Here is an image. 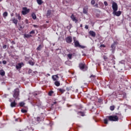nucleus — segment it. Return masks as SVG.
Instances as JSON below:
<instances>
[{
	"mask_svg": "<svg viewBox=\"0 0 131 131\" xmlns=\"http://www.w3.org/2000/svg\"><path fill=\"white\" fill-rule=\"evenodd\" d=\"M107 118H108L110 121H118V120H119L118 116L116 115L108 116L107 117Z\"/></svg>",
	"mask_w": 131,
	"mask_h": 131,
	"instance_id": "nucleus-1",
	"label": "nucleus"
},
{
	"mask_svg": "<svg viewBox=\"0 0 131 131\" xmlns=\"http://www.w3.org/2000/svg\"><path fill=\"white\" fill-rule=\"evenodd\" d=\"M20 93V91H19V89H16L13 91V97L15 98V99H18L19 100V94Z\"/></svg>",
	"mask_w": 131,
	"mask_h": 131,
	"instance_id": "nucleus-2",
	"label": "nucleus"
},
{
	"mask_svg": "<svg viewBox=\"0 0 131 131\" xmlns=\"http://www.w3.org/2000/svg\"><path fill=\"white\" fill-rule=\"evenodd\" d=\"M74 43L75 45V47L76 48L78 47V48H80L81 49H85V48H86V47L85 46L80 45V44L79 43V42L78 40H74Z\"/></svg>",
	"mask_w": 131,
	"mask_h": 131,
	"instance_id": "nucleus-3",
	"label": "nucleus"
},
{
	"mask_svg": "<svg viewBox=\"0 0 131 131\" xmlns=\"http://www.w3.org/2000/svg\"><path fill=\"white\" fill-rule=\"evenodd\" d=\"M29 12H30V9H27V7L23 8V11L21 12L23 15H27Z\"/></svg>",
	"mask_w": 131,
	"mask_h": 131,
	"instance_id": "nucleus-4",
	"label": "nucleus"
},
{
	"mask_svg": "<svg viewBox=\"0 0 131 131\" xmlns=\"http://www.w3.org/2000/svg\"><path fill=\"white\" fill-rule=\"evenodd\" d=\"M112 8L113 10V12H116L117 10H118V6L117 4L115 2H114L112 4Z\"/></svg>",
	"mask_w": 131,
	"mask_h": 131,
	"instance_id": "nucleus-5",
	"label": "nucleus"
},
{
	"mask_svg": "<svg viewBox=\"0 0 131 131\" xmlns=\"http://www.w3.org/2000/svg\"><path fill=\"white\" fill-rule=\"evenodd\" d=\"M67 43H71L72 42V37L69 36L66 38Z\"/></svg>",
	"mask_w": 131,
	"mask_h": 131,
	"instance_id": "nucleus-6",
	"label": "nucleus"
},
{
	"mask_svg": "<svg viewBox=\"0 0 131 131\" xmlns=\"http://www.w3.org/2000/svg\"><path fill=\"white\" fill-rule=\"evenodd\" d=\"M22 65L23 66L24 65L23 62L17 63V65L16 66V69H21L22 68Z\"/></svg>",
	"mask_w": 131,
	"mask_h": 131,
	"instance_id": "nucleus-7",
	"label": "nucleus"
},
{
	"mask_svg": "<svg viewBox=\"0 0 131 131\" xmlns=\"http://www.w3.org/2000/svg\"><path fill=\"white\" fill-rule=\"evenodd\" d=\"M71 18L72 20H73V21H74V22H75V23H77V22L78 21V20L77 19H76V17H75L74 14H72Z\"/></svg>",
	"mask_w": 131,
	"mask_h": 131,
	"instance_id": "nucleus-8",
	"label": "nucleus"
},
{
	"mask_svg": "<svg viewBox=\"0 0 131 131\" xmlns=\"http://www.w3.org/2000/svg\"><path fill=\"white\" fill-rule=\"evenodd\" d=\"M113 14L117 16V17H119L121 15V11H113Z\"/></svg>",
	"mask_w": 131,
	"mask_h": 131,
	"instance_id": "nucleus-9",
	"label": "nucleus"
},
{
	"mask_svg": "<svg viewBox=\"0 0 131 131\" xmlns=\"http://www.w3.org/2000/svg\"><path fill=\"white\" fill-rule=\"evenodd\" d=\"M89 33L92 37H96V32H94V31H90Z\"/></svg>",
	"mask_w": 131,
	"mask_h": 131,
	"instance_id": "nucleus-10",
	"label": "nucleus"
},
{
	"mask_svg": "<svg viewBox=\"0 0 131 131\" xmlns=\"http://www.w3.org/2000/svg\"><path fill=\"white\" fill-rule=\"evenodd\" d=\"M10 106L12 107V108L16 107V106H17V103H16V101L14 100L13 101L11 102Z\"/></svg>",
	"mask_w": 131,
	"mask_h": 131,
	"instance_id": "nucleus-11",
	"label": "nucleus"
},
{
	"mask_svg": "<svg viewBox=\"0 0 131 131\" xmlns=\"http://www.w3.org/2000/svg\"><path fill=\"white\" fill-rule=\"evenodd\" d=\"M51 14H52V10H48L47 14H46L47 17H50Z\"/></svg>",
	"mask_w": 131,
	"mask_h": 131,
	"instance_id": "nucleus-12",
	"label": "nucleus"
},
{
	"mask_svg": "<svg viewBox=\"0 0 131 131\" xmlns=\"http://www.w3.org/2000/svg\"><path fill=\"white\" fill-rule=\"evenodd\" d=\"M36 2L38 5H42L43 1L42 0H36Z\"/></svg>",
	"mask_w": 131,
	"mask_h": 131,
	"instance_id": "nucleus-13",
	"label": "nucleus"
},
{
	"mask_svg": "<svg viewBox=\"0 0 131 131\" xmlns=\"http://www.w3.org/2000/svg\"><path fill=\"white\" fill-rule=\"evenodd\" d=\"M83 13L84 14H88V8L85 7L83 9Z\"/></svg>",
	"mask_w": 131,
	"mask_h": 131,
	"instance_id": "nucleus-14",
	"label": "nucleus"
},
{
	"mask_svg": "<svg viewBox=\"0 0 131 131\" xmlns=\"http://www.w3.org/2000/svg\"><path fill=\"white\" fill-rule=\"evenodd\" d=\"M79 67H80V69L83 70V69L84 68V64H83V63H80Z\"/></svg>",
	"mask_w": 131,
	"mask_h": 131,
	"instance_id": "nucleus-15",
	"label": "nucleus"
},
{
	"mask_svg": "<svg viewBox=\"0 0 131 131\" xmlns=\"http://www.w3.org/2000/svg\"><path fill=\"white\" fill-rule=\"evenodd\" d=\"M42 49V46L41 45H39V46L37 48V51H40Z\"/></svg>",
	"mask_w": 131,
	"mask_h": 131,
	"instance_id": "nucleus-16",
	"label": "nucleus"
},
{
	"mask_svg": "<svg viewBox=\"0 0 131 131\" xmlns=\"http://www.w3.org/2000/svg\"><path fill=\"white\" fill-rule=\"evenodd\" d=\"M5 74V71L4 70L0 71V75H2V76H4Z\"/></svg>",
	"mask_w": 131,
	"mask_h": 131,
	"instance_id": "nucleus-17",
	"label": "nucleus"
},
{
	"mask_svg": "<svg viewBox=\"0 0 131 131\" xmlns=\"http://www.w3.org/2000/svg\"><path fill=\"white\" fill-rule=\"evenodd\" d=\"M54 84H55V85L56 86H60V82L58 81H56L54 82Z\"/></svg>",
	"mask_w": 131,
	"mask_h": 131,
	"instance_id": "nucleus-18",
	"label": "nucleus"
},
{
	"mask_svg": "<svg viewBox=\"0 0 131 131\" xmlns=\"http://www.w3.org/2000/svg\"><path fill=\"white\" fill-rule=\"evenodd\" d=\"M24 105H25V103H24V102H20L19 103V105L20 107H24Z\"/></svg>",
	"mask_w": 131,
	"mask_h": 131,
	"instance_id": "nucleus-19",
	"label": "nucleus"
},
{
	"mask_svg": "<svg viewBox=\"0 0 131 131\" xmlns=\"http://www.w3.org/2000/svg\"><path fill=\"white\" fill-rule=\"evenodd\" d=\"M12 21L13 23L15 24V25H17V23H18V20L17 19L15 18H13Z\"/></svg>",
	"mask_w": 131,
	"mask_h": 131,
	"instance_id": "nucleus-20",
	"label": "nucleus"
},
{
	"mask_svg": "<svg viewBox=\"0 0 131 131\" xmlns=\"http://www.w3.org/2000/svg\"><path fill=\"white\" fill-rule=\"evenodd\" d=\"M32 18L34 19V20H35V19H36V15L34 13L32 14Z\"/></svg>",
	"mask_w": 131,
	"mask_h": 131,
	"instance_id": "nucleus-21",
	"label": "nucleus"
},
{
	"mask_svg": "<svg viewBox=\"0 0 131 131\" xmlns=\"http://www.w3.org/2000/svg\"><path fill=\"white\" fill-rule=\"evenodd\" d=\"M115 109V106L112 105L110 106V110H111V111H113Z\"/></svg>",
	"mask_w": 131,
	"mask_h": 131,
	"instance_id": "nucleus-22",
	"label": "nucleus"
},
{
	"mask_svg": "<svg viewBox=\"0 0 131 131\" xmlns=\"http://www.w3.org/2000/svg\"><path fill=\"white\" fill-rule=\"evenodd\" d=\"M25 37H26L27 38H29V37H31L32 36L31 35H29V34H25L24 35Z\"/></svg>",
	"mask_w": 131,
	"mask_h": 131,
	"instance_id": "nucleus-23",
	"label": "nucleus"
},
{
	"mask_svg": "<svg viewBox=\"0 0 131 131\" xmlns=\"http://www.w3.org/2000/svg\"><path fill=\"white\" fill-rule=\"evenodd\" d=\"M78 114H80V115H81V116H84V113H83L82 112H79L78 113Z\"/></svg>",
	"mask_w": 131,
	"mask_h": 131,
	"instance_id": "nucleus-24",
	"label": "nucleus"
},
{
	"mask_svg": "<svg viewBox=\"0 0 131 131\" xmlns=\"http://www.w3.org/2000/svg\"><path fill=\"white\" fill-rule=\"evenodd\" d=\"M29 63L30 64V65H31L32 66H33V65H34V62L32 61H29Z\"/></svg>",
	"mask_w": 131,
	"mask_h": 131,
	"instance_id": "nucleus-25",
	"label": "nucleus"
},
{
	"mask_svg": "<svg viewBox=\"0 0 131 131\" xmlns=\"http://www.w3.org/2000/svg\"><path fill=\"white\" fill-rule=\"evenodd\" d=\"M8 16V12H5L3 13V17H7Z\"/></svg>",
	"mask_w": 131,
	"mask_h": 131,
	"instance_id": "nucleus-26",
	"label": "nucleus"
},
{
	"mask_svg": "<svg viewBox=\"0 0 131 131\" xmlns=\"http://www.w3.org/2000/svg\"><path fill=\"white\" fill-rule=\"evenodd\" d=\"M52 94H54V91H51L49 92L48 95L49 96H52Z\"/></svg>",
	"mask_w": 131,
	"mask_h": 131,
	"instance_id": "nucleus-27",
	"label": "nucleus"
},
{
	"mask_svg": "<svg viewBox=\"0 0 131 131\" xmlns=\"http://www.w3.org/2000/svg\"><path fill=\"white\" fill-rule=\"evenodd\" d=\"M59 91L60 92V93H62V94L65 92V90L62 89H59Z\"/></svg>",
	"mask_w": 131,
	"mask_h": 131,
	"instance_id": "nucleus-28",
	"label": "nucleus"
},
{
	"mask_svg": "<svg viewBox=\"0 0 131 131\" xmlns=\"http://www.w3.org/2000/svg\"><path fill=\"white\" fill-rule=\"evenodd\" d=\"M68 58H69V59H72V54H68Z\"/></svg>",
	"mask_w": 131,
	"mask_h": 131,
	"instance_id": "nucleus-29",
	"label": "nucleus"
},
{
	"mask_svg": "<svg viewBox=\"0 0 131 131\" xmlns=\"http://www.w3.org/2000/svg\"><path fill=\"white\" fill-rule=\"evenodd\" d=\"M21 112L23 113H26L27 112V111L26 110H24V109H22L21 110Z\"/></svg>",
	"mask_w": 131,
	"mask_h": 131,
	"instance_id": "nucleus-30",
	"label": "nucleus"
},
{
	"mask_svg": "<svg viewBox=\"0 0 131 131\" xmlns=\"http://www.w3.org/2000/svg\"><path fill=\"white\" fill-rule=\"evenodd\" d=\"M104 122L105 124H108V120H107V119H105L104 120Z\"/></svg>",
	"mask_w": 131,
	"mask_h": 131,
	"instance_id": "nucleus-31",
	"label": "nucleus"
},
{
	"mask_svg": "<svg viewBox=\"0 0 131 131\" xmlns=\"http://www.w3.org/2000/svg\"><path fill=\"white\" fill-rule=\"evenodd\" d=\"M52 79L54 80V81H56V80H57V78L55 77V76H52Z\"/></svg>",
	"mask_w": 131,
	"mask_h": 131,
	"instance_id": "nucleus-32",
	"label": "nucleus"
},
{
	"mask_svg": "<svg viewBox=\"0 0 131 131\" xmlns=\"http://www.w3.org/2000/svg\"><path fill=\"white\" fill-rule=\"evenodd\" d=\"M95 3H96V2H95V0L91 1V5H95Z\"/></svg>",
	"mask_w": 131,
	"mask_h": 131,
	"instance_id": "nucleus-33",
	"label": "nucleus"
},
{
	"mask_svg": "<svg viewBox=\"0 0 131 131\" xmlns=\"http://www.w3.org/2000/svg\"><path fill=\"white\" fill-rule=\"evenodd\" d=\"M67 91L68 92H69V91H70V90H71V87L69 86V87H67L66 89Z\"/></svg>",
	"mask_w": 131,
	"mask_h": 131,
	"instance_id": "nucleus-34",
	"label": "nucleus"
},
{
	"mask_svg": "<svg viewBox=\"0 0 131 131\" xmlns=\"http://www.w3.org/2000/svg\"><path fill=\"white\" fill-rule=\"evenodd\" d=\"M37 121H38V122H40V117H37Z\"/></svg>",
	"mask_w": 131,
	"mask_h": 131,
	"instance_id": "nucleus-35",
	"label": "nucleus"
},
{
	"mask_svg": "<svg viewBox=\"0 0 131 131\" xmlns=\"http://www.w3.org/2000/svg\"><path fill=\"white\" fill-rule=\"evenodd\" d=\"M112 49H115V44H113L111 45Z\"/></svg>",
	"mask_w": 131,
	"mask_h": 131,
	"instance_id": "nucleus-36",
	"label": "nucleus"
},
{
	"mask_svg": "<svg viewBox=\"0 0 131 131\" xmlns=\"http://www.w3.org/2000/svg\"><path fill=\"white\" fill-rule=\"evenodd\" d=\"M103 58L104 60H107L108 59V57L105 55H104L103 56Z\"/></svg>",
	"mask_w": 131,
	"mask_h": 131,
	"instance_id": "nucleus-37",
	"label": "nucleus"
},
{
	"mask_svg": "<svg viewBox=\"0 0 131 131\" xmlns=\"http://www.w3.org/2000/svg\"><path fill=\"white\" fill-rule=\"evenodd\" d=\"M34 33H35L34 31H31L30 32V34H34Z\"/></svg>",
	"mask_w": 131,
	"mask_h": 131,
	"instance_id": "nucleus-38",
	"label": "nucleus"
},
{
	"mask_svg": "<svg viewBox=\"0 0 131 131\" xmlns=\"http://www.w3.org/2000/svg\"><path fill=\"white\" fill-rule=\"evenodd\" d=\"M106 46L104 45H101L100 46V48H105Z\"/></svg>",
	"mask_w": 131,
	"mask_h": 131,
	"instance_id": "nucleus-39",
	"label": "nucleus"
},
{
	"mask_svg": "<svg viewBox=\"0 0 131 131\" xmlns=\"http://www.w3.org/2000/svg\"><path fill=\"white\" fill-rule=\"evenodd\" d=\"M104 5H105V6H108V3H107V2L105 1V2H104Z\"/></svg>",
	"mask_w": 131,
	"mask_h": 131,
	"instance_id": "nucleus-40",
	"label": "nucleus"
},
{
	"mask_svg": "<svg viewBox=\"0 0 131 131\" xmlns=\"http://www.w3.org/2000/svg\"><path fill=\"white\" fill-rule=\"evenodd\" d=\"M32 73V70H31V69L29 70V71H28L29 74H30V73Z\"/></svg>",
	"mask_w": 131,
	"mask_h": 131,
	"instance_id": "nucleus-41",
	"label": "nucleus"
},
{
	"mask_svg": "<svg viewBox=\"0 0 131 131\" xmlns=\"http://www.w3.org/2000/svg\"><path fill=\"white\" fill-rule=\"evenodd\" d=\"M92 77H93V78H95V77H96V76H95V75H92L90 76V78H92Z\"/></svg>",
	"mask_w": 131,
	"mask_h": 131,
	"instance_id": "nucleus-42",
	"label": "nucleus"
},
{
	"mask_svg": "<svg viewBox=\"0 0 131 131\" xmlns=\"http://www.w3.org/2000/svg\"><path fill=\"white\" fill-rule=\"evenodd\" d=\"M94 6L96 7V8H99V5L98 4H96Z\"/></svg>",
	"mask_w": 131,
	"mask_h": 131,
	"instance_id": "nucleus-43",
	"label": "nucleus"
},
{
	"mask_svg": "<svg viewBox=\"0 0 131 131\" xmlns=\"http://www.w3.org/2000/svg\"><path fill=\"white\" fill-rule=\"evenodd\" d=\"M18 20H21V16H20V15H18Z\"/></svg>",
	"mask_w": 131,
	"mask_h": 131,
	"instance_id": "nucleus-44",
	"label": "nucleus"
},
{
	"mask_svg": "<svg viewBox=\"0 0 131 131\" xmlns=\"http://www.w3.org/2000/svg\"><path fill=\"white\" fill-rule=\"evenodd\" d=\"M3 63L4 64H7V61H6V60H3Z\"/></svg>",
	"mask_w": 131,
	"mask_h": 131,
	"instance_id": "nucleus-45",
	"label": "nucleus"
},
{
	"mask_svg": "<svg viewBox=\"0 0 131 131\" xmlns=\"http://www.w3.org/2000/svg\"><path fill=\"white\" fill-rule=\"evenodd\" d=\"M98 102H99V103L102 102V99L99 98V99H98Z\"/></svg>",
	"mask_w": 131,
	"mask_h": 131,
	"instance_id": "nucleus-46",
	"label": "nucleus"
},
{
	"mask_svg": "<svg viewBox=\"0 0 131 131\" xmlns=\"http://www.w3.org/2000/svg\"><path fill=\"white\" fill-rule=\"evenodd\" d=\"M85 29H89V26L86 25V26H85Z\"/></svg>",
	"mask_w": 131,
	"mask_h": 131,
	"instance_id": "nucleus-47",
	"label": "nucleus"
},
{
	"mask_svg": "<svg viewBox=\"0 0 131 131\" xmlns=\"http://www.w3.org/2000/svg\"><path fill=\"white\" fill-rule=\"evenodd\" d=\"M3 49H6L7 48V45H4L3 47Z\"/></svg>",
	"mask_w": 131,
	"mask_h": 131,
	"instance_id": "nucleus-48",
	"label": "nucleus"
},
{
	"mask_svg": "<svg viewBox=\"0 0 131 131\" xmlns=\"http://www.w3.org/2000/svg\"><path fill=\"white\" fill-rule=\"evenodd\" d=\"M54 104H57V102L55 101L53 102V104H52V106H54Z\"/></svg>",
	"mask_w": 131,
	"mask_h": 131,
	"instance_id": "nucleus-49",
	"label": "nucleus"
},
{
	"mask_svg": "<svg viewBox=\"0 0 131 131\" xmlns=\"http://www.w3.org/2000/svg\"><path fill=\"white\" fill-rule=\"evenodd\" d=\"M54 76L56 77V78H59V77L57 75H54Z\"/></svg>",
	"mask_w": 131,
	"mask_h": 131,
	"instance_id": "nucleus-50",
	"label": "nucleus"
},
{
	"mask_svg": "<svg viewBox=\"0 0 131 131\" xmlns=\"http://www.w3.org/2000/svg\"><path fill=\"white\" fill-rule=\"evenodd\" d=\"M11 43H13V45H15V43H16L14 41H12Z\"/></svg>",
	"mask_w": 131,
	"mask_h": 131,
	"instance_id": "nucleus-51",
	"label": "nucleus"
},
{
	"mask_svg": "<svg viewBox=\"0 0 131 131\" xmlns=\"http://www.w3.org/2000/svg\"><path fill=\"white\" fill-rule=\"evenodd\" d=\"M73 39H74V40H76V38L75 37H74L73 38Z\"/></svg>",
	"mask_w": 131,
	"mask_h": 131,
	"instance_id": "nucleus-52",
	"label": "nucleus"
},
{
	"mask_svg": "<svg viewBox=\"0 0 131 131\" xmlns=\"http://www.w3.org/2000/svg\"><path fill=\"white\" fill-rule=\"evenodd\" d=\"M34 27H37V25H34Z\"/></svg>",
	"mask_w": 131,
	"mask_h": 131,
	"instance_id": "nucleus-53",
	"label": "nucleus"
},
{
	"mask_svg": "<svg viewBox=\"0 0 131 131\" xmlns=\"http://www.w3.org/2000/svg\"><path fill=\"white\" fill-rule=\"evenodd\" d=\"M9 101L11 102V103H12V99H10Z\"/></svg>",
	"mask_w": 131,
	"mask_h": 131,
	"instance_id": "nucleus-54",
	"label": "nucleus"
},
{
	"mask_svg": "<svg viewBox=\"0 0 131 131\" xmlns=\"http://www.w3.org/2000/svg\"><path fill=\"white\" fill-rule=\"evenodd\" d=\"M15 121H18V119H16Z\"/></svg>",
	"mask_w": 131,
	"mask_h": 131,
	"instance_id": "nucleus-55",
	"label": "nucleus"
},
{
	"mask_svg": "<svg viewBox=\"0 0 131 131\" xmlns=\"http://www.w3.org/2000/svg\"><path fill=\"white\" fill-rule=\"evenodd\" d=\"M80 27H82V25H80Z\"/></svg>",
	"mask_w": 131,
	"mask_h": 131,
	"instance_id": "nucleus-56",
	"label": "nucleus"
},
{
	"mask_svg": "<svg viewBox=\"0 0 131 131\" xmlns=\"http://www.w3.org/2000/svg\"><path fill=\"white\" fill-rule=\"evenodd\" d=\"M112 57H113V58H114V59H115V58L114 57V56H113Z\"/></svg>",
	"mask_w": 131,
	"mask_h": 131,
	"instance_id": "nucleus-57",
	"label": "nucleus"
},
{
	"mask_svg": "<svg viewBox=\"0 0 131 131\" xmlns=\"http://www.w3.org/2000/svg\"><path fill=\"white\" fill-rule=\"evenodd\" d=\"M47 75H48L49 76H50V74H48Z\"/></svg>",
	"mask_w": 131,
	"mask_h": 131,
	"instance_id": "nucleus-58",
	"label": "nucleus"
},
{
	"mask_svg": "<svg viewBox=\"0 0 131 131\" xmlns=\"http://www.w3.org/2000/svg\"><path fill=\"white\" fill-rule=\"evenodd\" d=\"M58 50H60V49H56V51H58Z\"/></svg>",
	"mask_w": 131,
	"mask_h": 131,
	"instance_id": "nucleus-59",
	"label": "nucleus"
},
{
	"mask_svg": "<svg viewBox=\"0 0 131 131\" xmlns=\"http://www.w3.org/2000/svg\"><path fill=\"white\" fill-rule=\"evenodd\" d=\"M0 64H2V61H0Z\"/></svg>",
	"mask_w": 131,
	"mask_h": 131,
	"instance_id": "nucleus-60",
	"label": "nucleus"
},
{
	"mask_svg": "<svg viewBox=\"0 0 131 131\" xmlns=\"http://www.w3.org/2000/svg\"><path fill=\"white\" fill-rule=\"evenodd\" d=\"M18 131H23V130H19Z\"/></svg>",
	"mask_w": 131,
	"mask_h": 131,
	"instance_id": "nucleus-61",
	"label": "nucleus"
},
{
	"mask_svg": "<svg viewBox=\"0 0 131 131\" xmlns=\"http://www.w3.org/2000/svg\"><path fill=\"white\" fill-rule=\"evenodd\" d=\"M0 2H2V0H0Z\"/></svg>",
	"mask_w": 131,
	"mask_h": 131,
	"instance_id": "nucleus-62",
	"label": "nucleus"
},
{
	"mask_svg": "<svg viewBox=\"0 0 131 131\" xmlns=\"http://www.w3.org/2000/svg\"><path fill=\"white\" fill-rule=\"evenodd\" d=\"M0 24H1V21H0Z\"/></svg>",
	"mask_w": 131,
	"mask_h": 131,
	"instance_id": "nucleus-63",
	"label": "nucleus"
}]
</instances>
